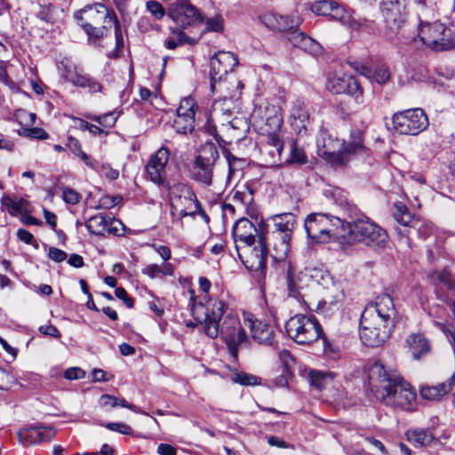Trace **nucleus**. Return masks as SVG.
Returning <instances> with one entry per match:
<instances>
[{
  "instance_id": "nucleus-1",
  "label": "nucleus",
  "mask_w": 455,
  "mask_h": 455,
  "mask_svg": "<svg viewBox=\"0 0 455 455\" xmlns=\"http://www.w3.org/2000/svg\"><path fill=\"white\" fill-rule=\"evenodd\" d=\"M199 288L205 295L196 302L191 291V310L195 320L204 333L211 339L220 336L226 342L230 354L235 357L239 345L247 341V336L241 326L238 315L221 299L208 298L212 287L205 276L198 279Z\"/></svg>"
},
{
  "instance_id": "nucleus-2",
  "label": "nucleus",
  "mask_w": 455,
  "mask_h": 455,
  "mask_svg": "<svg viewBox=\"0 0 455 455\" xmlns=\"http://www.w3.org/2000/svg\"><path fill=\"white\" fill-rule=\"evenodd\" d=\"M376 375L379 384L376 396L382 403L406 411L413 409L416 392L399 374L388 372L382 364L376 363L371 369L370 378L373 379Z\"/></svg>"
},
{
  "instance_id": "nucleus-3",
  "label": "nucleus",
  "mask_w": 455,
  "mask_h": 455,
  "mask_svg": "<svg viewBox=\"0 0 455 455\" xmlns=\"http://www.w3.org/2000/svg\"><path fill=\"white\" fill-rule=\"evenodd\" d=\"M251 117L259 133L266 137L263 150L270 155V164H278L283 146L280 134L283 124L280 108L269 103L260 104L255 107Z\"/></svg>"
},
{
  "instance_id": "nucleus-4",
  "label": "nucleus",
  "mask_w": 455,
  "mask_h": 455,
  "mask_svg": "<svg viewBox=\"0 0 455 455\" xmlns=\"http://www.w3.org/2000/svg\"><path fill=\"white\" fill-rule=\"evenodd\" d=\"M79 25L88 36V40L96 42L107 36L116 15L102 4H95L75 13Z\"/></svg>"
},
{
  "instance_id": "nucleus-5",
  "label": "nucleus",
  "mask_w": 455,
  "mask_h": 455,
  "mask_svg": "<svg viewBox=\"0 0 455 455\" xmlns=\"http://www.w3.org/2000/svg\"><path fill=\"white\" fill-rule=\"evenodd\" d=\"M273 223L271 231L272 258L276 262H284L288 257L291 240L297 225L296 216L291 212H283L270 217Z\"/></svg>"
},
{
  "instance_id": "nucleus-6",
  "label": "nucleus",
  "mask_w": 455,
  "mask_h": 455,
  "mask_svg": "<svg viewBox=\"0 0 455 455\" xmlns=\"http://www.w3.org/2000/svg\"><path fill=\"white\" fill-rule=\"evenodd\" d=\"M285 331L293 341L301 345L310 344L322 338L323 351L325 353L333 351L323 334L320 323L314 316L296 315L286 322Z\"/></svg>"
},
{
  "instance_id": "nucleus-7",
  "label": "nucleus",
  "mask_w": 455,
  "mask_h": 455,
  "mask_svg": "<svg viewBox=\"0 0 455 455\" xmlns=\"http://www.w3.org/2000/svg\"><path fill=\"white\" fill-rule=\"evenodd\" d=\"M219 157L217 146L212 142L204 143L195 156L189 170V177L204 186H211L212 184L214 166Z\"/></svg>"
},
{
  "instance_id": "nucleus-8",
  "label": "nucleus",
  "mask_w": 455,
  "mask_h": 455,
  "mask_svg": "<svg viewBox=\"0 0 455 455\" xmlns=\"http://www.w3.org/2000/svg\"><path fill=\"white\" fill-rule=\"evenodd\" d=\"M349 236L352 240L369 246L384 247L387 243V232L368 217H362L347 222Z\"/></svg>"
},
{
  "instance_id": "nucleus-9",
  "label": "nucleus",
  "mask_w": 455,
  "mask_h": 455,
  "mask_svg": "<svg viewBox=\"0 0 455 455\" xmlns=\"http://www.w3.org/2000/svg\"><path fill=\"white\" fill-rule=\"evenodd\" d=\"M394 217L402 226L395 228L397 235L400 236V241L409 248L411 247V235H417L419 237L425 238L431 232V225L412 216L404 205L396 206Z\"/></svg>"
},
{
  "instance_id": "nucleus-10",
  "label": "nucleus",
  "mask_w": 455,
  "mask_h": 455,
  "mask_svg": "<svg viewBox=\"0 0 455 455\" xmlns=\"http://www.w3.org/2000/svg\"><path fill=\"white\" fill-rule=\"evenodd\" d=\"M392 124L398 133L411 136L419 134L429 125L427 116L419 108L395 113L392 116Z\"/></svg>"
},
{
  "instance_id": "nucleus-11",
  "label": "nucleus",
  "mask_w": 455,
  "mask_h": 455,
  "mask_svg": "<svg viewBox=\"0 0 455 455\" xmlns=\"http://www.w3.org/2000/svg\"><path fill=\"white\" fill-rule=\"evenodd\" d=\"M330 273L320 267H305L296 275L292 274L291 267H289L287 272V284L290 296L298 298L301 296V291L312 284L330 283Z\"/></svg>"
},
{
  "instance_id": "nucleus-12",
  "label": "nucleus",
  "mask_w": 455,
  "mask_h": 455,
  "mask_svg": "<svg viewBox=\"0 0 455 455\" xmlns=\"http://www.w3.org/2000/svg\"><path fill=\"white\" fill-rule=\"evenodd\" d=\"M395 318L390 317L389 321L386 318L376 317L372 324H366L365 315H361L359 337L361 341L369 347H379L382 345L390 336L395 326Z\"/></svg>"
},
{
  "instance_id": "nucleus-13",
  "label": "nucleus",
  "mask_w": 455,
  "mask_h": 455,
  "mask_svg": "<svg viewBox=\"0 0 455 455\" xmlns=\"http://www.w3.org/2000/svg\"><path fill=\"white\" fill-rule=\"evenodd\" d=\"M342 225L339 218L323 213H311L305 220L307 236L315 243H326L334 235V227Z\"/></svg>"
},
{
  "instance_id": "nucleus-14",
  "label": "nucleus",
  "mask_w": 455,
  "mask_h": 455,
  "mask_svg": "<svg viewBox=\"0 0 455 455\" xmlns=\"http://www.w3.org/2000/svg\"><path fill=\"white\" fill-rule=\"evenodd\" d=\"M171 214L178 217L181 220L187 216L194 217L197 212H201L202 216H206L202 210L201 204L196 198V194L190 187L181 186L179 188V193H172L170 198Z\"/></svg>"
},
{
  "instance_id": "nucleus-15",
  "label": "nucleus",
  "mask_w": 455,
  "mask_h": 455,
  "mask_svg": "<svg viewBox=\"0 0 455 455\" xmlns=\"http://www.w3.org/2000/svg\"><path fill=\"white\" fill-rule=\"evenodd\" d=\"M451 29H448L439 21L433 23L422 22L419 24L418 36L423 44L431 50L447 51L451 44L449 43V36Z\"/></svg>"
},
{
  "instance_id": "nucleus-16",
  "label": "nucleus",
  "mask_w": 455,
  "mask_h": 455,
  "mask_svg": "<svg viewBox=\"0 0 455 455\" xmlns=\"http://www.w3.org/2000/svg\"><path fill=\"white\" fill-rule=\"evenodd\" d=\"M238 258L250 270L263 271L266 267L267 249L261 236L235 248Z\"/></svg>"
},
{
  "instance_id": "nucleus-17",
  "label": "nucleus",
  "mask_w": 455,
  "mask_h": 455,
  "mask_svg": "<svg viewBox=\"0 0 455 455\" xmlns=\"http://www.w3.org/2000/svg\"><path fill=\"white\" fill-rule=\"evenodd\" d=\"M318 156L334 166H340V151L342 141L331 133L326 128L321 127L316 139Z\"/></svg>"
},
{
  "instance_id": "nucleus-18",
  "label": "nucleus",
  "mask_w": 455,
  "mask_h": 455,
  "mask_svg": "<svg viewBox=\"0 0 455 455\" xmlns=\"http://www.w3.org/2000/svg\"><path fill=\"white\" fill-rule=\"evenodd\" d=\"M168 16L174 21L177 28L181 30L204 21L198 10L187 0H176L170 4Z\"/></svg>"
},
{
  "instance_id": "nucleus-19",
  "label": "nucleus",
  "mask_w": 455,
  "mask_h": 455,
  "mask_svg": "<svg viewBox=\"0 0 455 455\" xmlns=\"http://www.w3.org/2000/svg\"><path fill=\"white\" fill-rule=\"evenodd\" d=\"M238 64L237 57L231 52L220 51L211 60V89L215 92L217 84L221 83L225 76Z\"/></svg>"
},
{
  "instance_id": "nucleus-20",
  "label": "nucleus",
  "mask_w": 455,
  "mask_h": 455,
  "mask_svg": "<svg viewBox=\"0 0 455 455\" xmlns=\"http://www.w3.org/2000/svg\"><path fill=\"white\" fill-rule=\"evenodd\" d=\"M369 155L370 149L364 145L363 132L359 129L352 130L348 139L342 140L340 166L347 164L352 158H365Z\"/></svg>"
},
{
  "instance_id": "nucleus-21",
  "label": "nucleus",
  "mask_w": 455,
  "mask_h": 455,
  "mask_svg": "<svg viewBox=\"0 0 455 455\" xmlns=\"http://www.w3.org/2000/svg\"><path fill=\"white\" fill-rule=\"evenodd\" d=\"M428 277L435 286L437 299L449 304L455 315V283L451 274L446 270L435 271Z\"/></svg>"
},
{
  "instance_id": "nucleus-22",
  "label": "nucleus",
  "mask_w": 455,
  "mask_h": 455,
  "mask_svg": "<svg viewBox=\"0 0 455 455\" xmlns=\"http://www.w3.org/2000/svg\"><path fill=\"white\" fill-rule=\"evenodd\" d=\"M362 315H365V323L372 324L376 317L386 318L390 322V317H395L396 311L393 299L388 294H382L377 297L376 300L368 304Z\"/></svg>"
},
{
  "instance_id": "nucleus-23",
  "label": "nucleus",
  "mask_w": 455,
  "mask_h": 455,
  "mask_svg": "<svg viewBox=\"0 0 455 455\" xmlns=\"http://www.w3.org/2000/svg\"><path fill=\"white\" fill-rule=\"evenodd\" d=\"M170 158V151L166 147H161L151 156L147 166V173L152 182L157 185H164L167 180V164Z\"/></svg>"
},
{
  "instance_id": "nucleus-24",
  "label": "nucleus",
  "mask_w": 455,
  "mask_h": 455,
  "mask_svg": "<svg viewBox=\"0 0 455 455\" xmlns=\"http://www.w3.org/2000/svg\"><path fill=\"white\" fill-rule=\"evenodd\" d=\"M326 88L336 94H362L358 81L354 76L347 75L341 70H336L328 74Z\"/></svg>"
},
{
  "instance_id": "nucleus-25",
  "label": "nucleus",
  "mask_w": 455,
  "mask_h": 455,
  "mask_svg": "<svg viewBox=\"0 0 455 455\" xmlns=\"http://www.w3.org/2000/svg\"><path fill=\"white\" fill-rule=\"evenodd\" d=\"M55 435L52 427L43 425L26 426L17 432L18 442L21 445H35L51 441Z\"/></svg>"
},
{
  "instance_id": "nucleus-26",
  "label": "nucleus",
  "mask_w": 455,
  "mask_h": 455,
  "mask_svg": "<svg viewBox=\"0 0 455 455\" xmlns=\"http://www.w3.org/2000/svg\"><path fill=\"white\" fill-rule=\"evenodd\" d=\"M85 227L90 233L96 235H105L106 234L119 235V228L123 227V224L118 220L106 214H98L91 217L86 221Z\"/></svg>"
},
{
  "instance_id": "nucleus-27",
  "label": "nucleus",
  "mask_w": 455,
  "mask_h": 455,
  "mask_svg": "<svg viewBox=\"0 0 455 455\" xmlns=\"http://www.w3.org/2000/svg\"><path fill=\"white\" fill-rule=\"evenodd\" d=\"M381 12L387 26L390 29H397L404 21V0H383Z\"/></svg>"
},
{
  "instance_id": "nucleus-28",
  "label": "nucleus",
  "mask_w": 455,
  "mask_h": 455,
  "mask_svg": "<svg viewBox=\"0 0 455 455\" xmlns=\"http://www.w3.org/2000/svg\"><path fill=\"white\" fill-rule=\"evenodd\" d=\"M258 235L254 224L245 218H241L233 226L232 235L235 248L249 242H253Z\"/></svg>"
},
{
  "instance_id": "nucleus-29",
  "label": "nucleus",
  "mask_w": 455,
  "mask_h": 455,
  "mask_svg": "<svg viewBox=\"0 0 455 455\" xmlns=\"http://www.w3.org/2000/svg\"><path fill=\"white\" fill-rule=\"evenodd\" d=\"M252 339L264 346H274L275 343V332L274 327L261 320H248Z\"/></svg>"
},
{
  "instance_id": "nucleus-30",
  "label": "nucleus",
  "mask_w": 455,
  "mask_h": 455,
  "mask_svg": "<svg viewBox=\"0 0 455 455\" xmlns=\"http://www.w3.org/2000/svg\"><path fill=\"white\" fill-rule=\"evenodd\" d=\"M260 21L269 29L290 32L299 25V19L280 15L275 12H266L259 17Z\"/></svg>"
},
{
  "instance_id": "nucleus-31",
  "label": "nucleus",
  "mask_w": 455,
  "mask_h": 455,
  "mask_svg": "<svg viewBox=\"0 0 455 455\" xmlns=\"http://www.w3.org/2000/svg\"><path fill=\"white\" fill-rule=\"evenodd\" d=\"M288 40L294 47L299 48L312 55H319L322 53L321 44L298 29H291L288 33Z\"/></svg>"
},
{
  "instance_id": "nucleus-32",
  "label": "nucleus",
  "mask_w": 455,
  "mask_h": 455,
  "mask_svg": "<svg viewBox=\"0 0 455 455\" xmlns=\"http://www.w3.org/2000/svg\"><path fill=\"white\" fill-rule=\"evenodd\" d=\"M308 119L309 115L304 102L300 100L294 101L290 110V124L292 129L298 134H306Z\"/></svg>"
},
{
  "instance_id": "nucleus-33",
  "label": "nucleus",
  "mask_w": 455,
  "mask_h": 455,
  "mask_svg": "<svg viewBox=\"0 0 455 455\" xmlns=\"http://www.w3.org/2000/svg\"><path fill=\"white\" fill-rule=\"evenodd\" d=\"M62 76L76 86L87 88L91 93L100 92L102 89L101 84L95 78L78 73L71 74L68 68H65Z\"/></svg>"
},
{
  "instance_id": "nucleus-34",
  "label": "nucleus",
  "mask_w": 455,
  "mask_h": 455,
  "mask_svg": "<svg viewBox=\"0 0 455 455\" xmlns=\"http://www.w3.org/2000/svg\"><path fill=\"white\" fill-rule=\"evenodd\" d=\"M344 7L335 1L322 0L315 3L311 10L317 15L329 17L331 20H338L342 19Z\"/></svg>"
},
{
  "instance_id": "nucleus-35",
  "label": "nucleus",
  "mask_w": 455,
  "mask_h": 455,
  "mask_svg": "<svg viewBox=\"0 0 455 455\" xmlns=\"http://www.w3.org/2000/svg\"><path fill=\"white\" fill-rule=\"evenodd\" d=\"M455 375L453 374L446 382L435 386H426L421 387L419 394L425 400L435 401L448 394L453 387Z\"/></svg>"
},
{
  "instance_id": "nucleus-36",
  "label": "nucleus",
  "mask_w": 455,
  "mask_h": 455,
  "mask_svg": "<svg viewBox=\"0 0 455 455\" xmlns=\"http://www.w3.org/2000/svg\"><path fill=\"white\" fill-rule=\"evenodd\" d=\"M406 343L414 359H419L430 352L429 341L421 333L409 335Z\"/></svg>"
},
{
  "instance_id": "nucleus-37",
  "label": "nucleus",
  "mask_w": 455,
  "mask_h": 455,
  "mask_svg": "<svg viewBox=\"0 0 455 455\" xmlns=\"http://www.w3.org/2000/svg\"><path fill=\"white\" fill-rule=\"evenodd\" d=\"M339 21L345 26H347L353 30H366L368 32L373 31V21L365 18H356L349 14L345 8L343 9L342 19Z\"/></svg>"
},
{
  "instance_id": "nucleus-38",
  "label": "nucleus",
  "mask_w": 455,
  "mask_h": 455,
  "mask_svg": "<svg viewBox=\"0 0 455 455\" xmlns=\"http://www.w3.org/2000/svg\"><path fill=\"white\" fill-rule=\"evenodd\" d=\"M141 273L150 279L172 276L174 274V267L169 262H163L161 265L152 263L145 266L141 269Z\"/></svg>"
},
{
  "instance_id": "nucleus-39",
  "label": "nucleus",
  "mask_w": 455,
  "mask_h": 455,
  "mask_svg": "<svg viewBox=\"0 0 455 455\" xmlns=\"http://www.w3.org/2000/svg\"><path fill=\"white\" fill-rule=\"evenodd\" d=\"M318 285L322 286L325 291L323 296V299L342 305L345 299V293L339 283L335 282L331 276L330 283L326 282L325 283H319Z\"/></svg>"
},
{
  "instance_id": "nucleus-40",
  "label": "nucleus",
  "mask_w": 455,
  "mask_h": 455,
  "mask_svg": "<svg viewBox=\"0 0 455 455\" xmlns=\"http://www.w3.org/2000/svg\"><path fill=\"white\" fill-rule=\"evenodd\" d=\"M223 155L228 165V180L242 176V171L247 165L246 159L235 156L228 149L223 150Z\"/></svg>"
},
{
  "instance_id": "nucleus-41",
  "label": "nucleus",
  "mask_w": 455,
  "mask_h": 455,
  "mask_svg": "<svg viewBox=\"0 0 455 455\" xmlns=\"http://www.w3.org/2000/svg\"><path fill=\"white\" fill-rule=\"evenodd\" d=\"M1 204L12 216L22 215L28 212V202L27 200H13L8 196H4L1 199Z\"/></svg>"
},
{
  "instance_id": "nucleus-42",
  "label": "nucleus",
  "mask_w": 455,
  "mask_h": 455,
  "mask_svg": "<svg viewBox=\"0 0 455 455\" xmlns=\"http://www.w3.org/2000/svg\"><path fill=\"white\" fill-rule=\"evenodd\" d=\"M172 36L165 39L164 45L169 50H174L178 45L182 44H194L196 40L185 35L179 28H171Z\"/></svg>"
},
{
  "instance_id": "nucleus-43",
  "label": "nucleus",
  "mask_w": 455,
  "mask_h": 455,
  "mask_svg": "<svg viewBox=\"0 0 455 455\" xmlns=\"http://www.w3.org/2000/svg\"><path fill=\"white\" fill-rule=\"evenodd\" d=\"M408 440L416 446L422 447L430 444L433 440V435L424 429L407 431Z\"/></svg>"
},
{
  "instance_id": "nucleus-44",
  "label": "nucleus",
  "mask_w": 455,
  "mask_h": 455,
  "mask_svg": "<svg viewBox=\"0 0 455 455\" xmlns=\"http://www.w3.org/2000/svg\"><path fill=\"white\" fill-rule=\"evenodd\" d=\"M67 147L78 158H80L88 167L94 169L95 166L91 157L82 150V147L78 140L69 137L68 139Z\"/></svg>"
},
{
  "instance_id": "nucleus-45",
  "label": "nucleus",
  "mask_w": 455,
  "mask_h": 455,
  "mask_svg": "<svg viewBox=\"0 0 455 455\" xmlns=\"http://www.w3.org/2000/svg\"><path fill=\"white\" fill-rule=\"evenodd\" d=\"M195 118L176 115L173 128L178 133L187 134L194 130Z\"/></svg>"
},
{
  "instance_id": "nucleus-46",
  "label": "nucleus",
  "mask_w": 455,
  "mask_h": 455,
  "mask_svg": "<svg viewBox=\"0 0 455 455\" xmlns=\"http://www.w3.org/2000/svg\"><path fill=\"white\" fill-rule=\"evenodd\" d=\"M334 377L332 372H323L320 371H312L309 373L310 382L318 389L324 387L328 380H331Z\"/></svg>"
},
{
  "instance_id": "nucleus-47",
  "label": "nucleus",
  "mask_w": 455,
  "mask_h": 455,
  "mask_svg": "<svg viewBox=\"0 0 455 455\" xmlns=\"http://www.w3.org/2000/svg\"><path fill=\"white\" fill-rule=\"evenodd\" d=\"M195 100L192 97H186L180 100V105L176 111L177 115L185 117L190 116L191 118H195Z\"/></svg>"
},
{
  "instance_id": "nucleus-48",
  "label": "nucleus",
  "mask_w": 455,
  "mask_h": 455,
  "mask_svg": "<svg viewBox=\"0 0 455 455\" xmlns=\"http://www.w3.org/2000/svg\"><path fill=\"white\" fill-rule=\"evenodd\" d=\"M341 304L336 303L331 300H326L325 299H322L316 306V312L323 315L324 316H331L335 312L339 311Z\"/></svg>"
},
{
  "instance_id": "nucleus-49",
  "label": "nucleus",
  "mask_w": 455,
  "mask_h": 455,
  "mask_svg": "<svg viewBox=\"0 0 455 455\" xmlns=\"http://www.w3.org/2000/svg\"><path fill=\"white\" fill-rule=\"evenodd\" d=\"M232 380L243 386H257L260 384V378L245 372L235 373L232 376Z\"/></svg>"
},
{
  "instance_id": "nucleus-50",
  "label": "nucleus",
  "mask_w": 455,
  "mask_h": 455,
  "mask_svg": "<svg viewBox=\"0 0 455 455\" xmlns=\"http://www.w3.org/2000/svg\"><path fill=\"white\" fill-rule=\"evenodd\" d=\"M230 100L227 99L221 100H216L212 105V113L215 116H219L221 114L224 116H227V119L229 118L232 115V111L229 107H225L226 105H230Z\"/></svg>"
},
{
  "instance_id": "nucleus-51",
  "label": "nucleus",
  "mask_w": 455,
  "mask_h": 455,
  "mask_svg": "<svg viewBox=\"0 0 455 455\" xmlns=\"http://www.w3.org/2000/svg\"><path fill=\"white\" fill-rule=\"evenodd\" d=\"M62 192V199L65 203L69 204H76L79 203L81 199V195L76 191L73 188H70L68 187H63L61 188Z\"/></svg>"
},
{
  "instance_id": "nucleus-52",
  "label": "nucleus",
  "mask_w": 455,
  "mask_h": 455,
  "mask_svg": "<svg viewBox=\"0 0 455 455\" xmlns=\"http://www.w3.org/2000/svg\"><path fill=\"white\" fill-rule=\"evenodd\" d=\"M56 11V7L52 4L42 5L38 12V17L46 22L53 23L55 21Z\"/></svg>"
},
{
  "instance_id": "nucleus-53",
  "label": "nucleus",
  "mask_w": 455,
  "mask_h": 455,
  "mask_svg": "<svg viewBox=\"0 0 455 455\" xmlns=\"http://www.w3.org/2000/svg\"><path fill=\"white\" fill-rule=\"evenodd\" d=\"M204 23L207 31L220 32L223 29V19L220 15L207 18Z\"/></svg>"
},
{
  "instance_id": "nucleus-54",
  "label": "nucleus",
  "mask_w": 455,
  "mask_h": 455,
  "mask_svg": "<svg viewBox=\"0 0 455 455\" xmlns=\"http://www.w3.org/2000/svg\"><path fill=\"white\" fill-rule=\"evenodd\" d=\"M390 78V72L388 68L385 66H379L375 68L373 72V80L378 84H385Z\"/></svg>"
},
{
  "instance_id": "nucleus-55",
  "label": "nucleus",
  "mask_w": 455,
  "mask_h": 455,
  "mask_svg": "<svg viewBox=\"0 0 455 455\" xmlns=\"http://www.w3.org/2000/svg\"><path fill=\"white\" fill-rule=\"evenodd\" d=\"M147 9L157 20L162 19L165 13V11H164L163 5L157 1L147 2Z\"/></svg>"
},
{
  "instance_id": "nucleus-56",
  "label": "nucleus",
  "mask_w": 455,
  "mask_h": 455,
  "mask_svg": "<svg viewBox=\"0 0 455 455\" xmlns=\"http://www.w3.org/2000/svg\"><path fill=\"white\" fill-rule=\"evenodd\" d=\"M96 122H98L100 125L105 127H113L117 120V116L114 112H110L105 114L103 116H99L94 118Z\"/></svg>"
},
{
  "instance_id": "nucleus-57",
  "label": "nucleus",
  "mask_w": 455,
  "mask_h": 455,
  "mask_svg": "<svg viewBox=\"0 0 455 455\" xmlns=\"http://www.w3.org/2000/svg\"><path fill=\"white\" fill-rule=\"evenodd\" d=\"M105 427L114 432H118L123 435H132V429L130 426L121 422L107 423Z\"/></svg>"
},
{
  "instance_id": "nucleus-58",
  "label": "nucleus",
  "mask_w": 455,
  "mask_h": 455,
  "mask_svg": "<svg viewBox=\"0 0 455 455\" xmlns=\"http://www.w3.org/2000/svg\"><path fill=\"white\" fill-rule=\"evenodd\" d=\"M48 257L55 262H62L67 259V253L60 249L50 247L48 251Z\"/></svg>"
},
{
  "instance_id": "nucleus-59",
  "label": "nucleus",
  "mask_w": 455,
  "mask_h": 455,
  "mask_svg": "<svg viewBox=\"0 0 455 455\" xmlns=\"http://www.w3.org/2000/svg\"><path fill=\"white\" fill-rule=\"evenodd\" d=\"M116 296L124 301L128 308H132L134 305L132 298L129 297L127 291L123 287H118L115 291Z\"/></svg>"
},
{
  "instance_id": "nucleus-60",
  "label": "nucleus",
  "mask_w": 455,
  "mask_h": 455,
  "mask_svg": "<svg viewBox=\"0 0 455 455\" xmlns=\"http://www.w3.org/2000/svg\"><path fill=\"white\" fill-rule=\"evenodd\" d=\"M84 376V371L77 367L68 368L64 372V377L68 379H83Z\"/></svg>"
},
{
  "instance_id": "nucleus-61",
  "label": "nucleus",
  "mask_w": 455,
  "mask_h": 455,
  "mask_svg": "<svg viewBox=\"0 0 455 455\" xmlns=\"http://www.w3.org/2000/svg\"><path fill=\"white\" fill-rule=\"evenodd\" d=\"M99 403L101 407L115 408L117 406V397L110 395H102L100 397Z\"/></svg>"
},
{
  "instance_id": "nucleus-62",
  "label": "nucleus",
  "mask_w": 455,
  "mask_h": 455,
  "mask_svg": "<svg viewBox=\"0 0 455 455\" xmlns=\"http://www.w3.org/2000/svg\"><path fill=\"white\" fill-rule=\"evenodd\" d=\"M39 331L43 334V335H48V336H52V337H54V338H60V332L59 331V330L52 325V324H46V325H42L39 327Z\"/></svg>"
},
{
  "instance_id": "nucleus-63",
  "label": "nucleus",
  "mask_w": 455,
  "mask_h": 455,
  "mask_svg": "<svg viewBox=\"0 0 455 455\" xmlns=\"http://www.w3.org/2000/svg\"><path fill=\"white\" fill-rule=\"evenodd\" d=\"M307 159L304 155V152L299 148H296L292 146L291 149V162L292 163H306Z\"/></svg>"
},
{
  "instance_id": "nucleus-64",
  "label": "nucleus",
  "mask_w": 455,
  "mask_h": 455,
  "mask_svg": "<svg viewBox=\"0 0 455 455\" xmlns=\"http://www.w3.org/2000/svg\"><path fill=\"white\" fill-rule=\"evenodd\" d=\"M17 237L26 244H33L34 235L26 229L19 228L17 231Z\"/></svg>"
}]
</instances>
